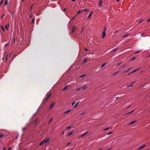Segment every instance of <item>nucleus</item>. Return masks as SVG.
Returning <instances> with one entry per match:
<instances>
[{
    "instance_id": "58836bf2",
    "label": "nucleus",
    "mask_w": 150,
    "mask_h": 150,
    "mask_svg": "<svg viewBox=\"0 0 150 150\" xmlns=\"http://www.w3.org/2000/svg\"><path fill=\"white\" fill-rule=\"evenodd\" d=\"M112 132H109V133H108L107 134V135H109L111 134H112Z\"/></svg>"
},
{
    "instance_id": "f704fd0d",
    "label": "nucleus",
    "mask_w": 150,
    "mask_h": 150,
    "mask_svg": "<svg viewBox=\"0 0 150 150\" xmlns=\"http://www.w3.org/2000/svg\"><path fill=\"white\" fill-rule=\"evenodd\" d=\"M109 128H105L103 130L104 131L107 130H108L109 129Z\"/></svg>"
},
{
    "instance_id": "a18cd8bd",
    "label": "nucleus",
    "mask_w": 150,
    "mask_h": 150,
    "mask_svg": "<svg viewBox=\"0 0 150 150\" xmlns=\"http://www.w3.org/2000/svg\"><path fill=\"white\" fill-rule=\"evenodd\" d=\"M75 102H73L72 103V106H74V105L75 104Z\"/></svg>"
},
{
    "instance_id": "f8f14e48",
    "label": "nucleus",
    "mask_w": 150,
    "mask_h": 150,
    "mask_svg": "<svg viewBox=\"0 0 150 150\" xmlns=\"http://www.w3.org/2000/svg\"><path fill=\"white\" fill-rule=\"evenodd\" d=\"M136 122V120H134V121H132L129 124V125H132V124L134 123H135Z\"/></svg>"
},
{
    "instance_id": "2eb2a0df",
    "label": "nucleus",
    "mask_w": 150,
    "mask_h": 150,
    "mask_svg": "<svg viewBox=\"0 0 150 150\" xmlns=\"http://www.w3.org/2000/svg\"><path fill=\"white\" fill-rule=\"evenodd\" d=\"M4 135H5V134H4V133H2L1 134H0V137H3V136H4Z\"/></svg>"
},
{
    "instance_id": "864d4df0",
    "label": "nucleus",
    "mask_w": 150,
    "mask_h": 150,
    "mask_svg": "<svg viewBox=\"0 0 150 150\" xmlns=\"http://www.w3.org/2000/svg\"><path fill=\"white\" fill-rule=\"evenodd\" d=\"M76 16H74V17H72V19H74V18L75 17H76Z\"/></svg>"
},
{
    "instance_id": "bf43d9fd",
    "label": "nucleus",
    "mask_w": 150,
    "mask_h": 150,
    "mask_svg": "<svg viewBox=\"0 0 150 150\" xmlns=\"http://www.w3.org/2000/svg\"><path fill=\"white\" fill-rule=\"evenodd\" d=\"M84 114V113H81V114H80V115H83V114Z\"/></svg>"
},
{
    "instance_id": "13d9d810",
    "label": "nucleus",
    "mask_w": 150,
    "mask_h": 150,
    "mask_svg": "<svg viewBox=\"0 0 150 150\" xmlns=\"http://www.w3.org/2000/svg\"><path fill=\"white\" fill-rule=\"evenodd\" d=\"M132 68H129L128 70V71L130 69H131Z\"/></svg>"
},
{
    "instance_id": "c03bdc74",
    "label": "nucleus",
    "mask_w": 150,
    "mask_h": 150,
    "mask_svg": "<svg viewBox=\"0 0 150 150\" xmlns=\"http://www.w3.org/2000/svg\"><path fill=\"white\" fill-rule=\"evenodd\" d=\"M118 72H119L118 71H117V72L115 73H114L113 74V75H114L117 74L118 73Z\"/></svg>"
},
{
    "instance_id": "c85d7f7f",
    "label": "nucleus",
    "mask_w": 150,
    "mask_h": 150,
    "mask_svg": "<svg viewBox=\"0 0 150 150\" xmlns=\"http://www.w3.org/2000/svg\"><path fill=\"white\" fill-rule=\"evenodd\" d=\"M82 87H80L77 89H76V91H78L80 89H82Z\"/></svg>"
},
{
    "instance_id": "774afa93",
    "label": "nucleus",
    "mask_w": 150,
    "mask_h": 150,
    "mask_svg": "<svg viewBox=\"0 0 150 150\" xmlns=\"http://www.w3.org/2000/svg\"><path fill=\"white\" fill-rule=\"evenodd\" d=\"M116 1H117V2H118L119 1H120V0H116Z\"/></svg>"
},
{
    "instance_id": "1a4fd4ad",
    "label": "nucleus",
    "mask_w": 150,
    "mask_h": 150,
    "mask_svg": "<svg viewBox=\"0 0 150 150\" xmlns=\"http://www.w3.org/2000/svg\"><path fill=\"white\" fill-rule=\"evenodd\" d=\"M71 111V110H68L67 111L65 112H64L63 114H65L67 113H68V112H70Z\"/></svg>"
},
{
    "instance_id": "20e7f679",
    "label": "nucleus",
    "mask_w": 150,
    "mask_h": 150,
    "mask_svg": "<svg viewBox=\"0 0 150 150\" xmlns=\"http://www.w3.org/2000/svg\"><path fill=\"white\" fill-rule=\"evenodd\" d=\"M102 3V0H100L99 2V3L98 4V6H103Z\"/></svg>"
},
{
    "instance_id": "bb28decb",
    "label": "nucleus",
    "mask_w": 150,
    "mask_h": 150,
    "mask_svg": "<svg viewBox=\"0 0 150 150\" xmlns=\"http://www.w3.org/2000/svg\"><path fill=\"white\" fill-rule=\"evenodd\" d=\"M141 51V50H138V51H137V52H136L135 53H134V54H137L138 52H140Z\"/></svg>"
},
{
    "instance_id": "052dcab7",
    "label": "nucleus",
    "mask_w": 150,
    "mask_h": 150,
    "mask_svg": "<svg viewBox=\"0 0 150 150\" xmlns=\"http://www.w3.org/2000/svg\"><path fill=\"white\" fill-rule=\"evenodd\" d=\"M8 150H11V148L10 147L8 149Z\"/></svg>"
},
{
    "instance_id": "6e6d98bb",
    "label": "nucleus",
    "mask_w": 150,
    "mask_h": 150,
    "mask_svg": "<svg viewBox=\"0 0 150 150\" xmlns=\"http://www.w3.org/2000/svg\"><path fill=\"white\" fill-rule=\"evenodd\" d=\"M66 10V9H65V8H64V9H63V11L64 12V11Z\"/></svg>"
},
{
    "instance_id": "473e14b6",
    "label": "nucleus",
    "mask_w": 150,
    "mask_h": 150,
    "mask_svg": "<svg viewBox=\"0 0 150 150\" xmlns=\"http://www.w3.org/2000/svg\"><path fill=\"white\" fill-rule=\"evenodd\" d=\"M134 111V110H133L132 111H130V112H129L126 113V114H129V113H131L132 112H133Z\"/></svg>"
},
{
    "instance_id": "5fc2aeb1",
    "label": "nucleus",
    "mask_w": 150,
    "mask_h": 150,
    "mask_svg": "<svg viewBox=\"0 0 150 150\" xmlns=\"http://www.w3.org/2000/svg\"><path fill=\"white\" fill-rule=\"evenodd\" d=\"M150 21V18H149L148 19L147 21L149 22V21Z\"/></svg>"
},
{
    "instance_id": "e2e57ef3",
    "label": "nucleus",
    "mask_w": 150,
    "mask_h": 150,
    "mask_svg": "<svg viewBox=\"0 0 150 150\" xmlns=\"http://www.w3.org/2000/svg\"><path fill=\"white\" fill-rule=\"evenodd\" d=\"M8 55H7V57H6V60H7V57H8Z\"/></svg>"
},
{
    "instance_id": "423d86ee",
    "label": "nucleus",
    "mask_w": 150,
    "mask_h": 150,
    "mask_svg": "<svg viewBox=\"0 0 150 150\" xmlns=\"http://www.w3.org/2000/svg\"><path fill=\"white\" fill-rule=\"evenodd\" d=\"M105 33H105V31H103V34L102 36V38H104L105 37Z\"/></svg>"
},
{
    "instance_id": "2f4dec72",
    "label": "nucleus",
    "mask_w": 150,
    "mask_h": 150,
    "mask_svg": "<svg viewBox=\"0 0 150 150\" xmlns=\"http://www.w3.org/2000/svg\"><path fill=\"white\" fill-rule=\"evenodd\" d=\"M52 119H53L52 118L51 119H50V121H49L48 123H50L52 121Z\"/></svg>"
},
{
    "instance_id": "de8ad7c7",
    "label": "nucleus",
    "mask_w": 150,
    "mask_h": 150,
    "mask_svg": "<svg viewBox=\"0 0 150 150\" xmlns=\"http://www.w3.org/2000/svg\"><path fill=\"white\" fill-rule=\"evenodd\" d=\"M135 57H134L133 58L131 59V60H133L134 59H135Z\"/></svg>"
},
{
    "instance_id": "a211bd4d",
    "label": "nucleus",
    "mask_w": 150,
    "mask_h": 150,
    "mask_svg": "<svg viewBox=\"0 0 150 150\" xmlns=\"http://www.w3.org/2000/svg\"><path fill=\"white\" fill-rule=\"evenodd\" d=\"M107 64V63H103V64L101 66V67H103L105 65Z\"/></svg>"
},
{
    "instance_id": "7c9ffc66",
    "label": "nucleus",
    "mask_w": 150,
    "mask_h": 150,
    "mask_svg": "<svg viewBox=\"0 0 150 150\" xmlns=\"http://www.w3.org/2000/svg\"><path fill=\"white\" fill-rule=\"evenodd\" d=\"M4 15H5V14H3L2 15V16H1V19H2V18H3V17H4Z\"/></svg>"
},
{
    "instance_id": "412c9836",
    "label": "nucleus",
    "mask_w": 150,
    "mask_h": 150,
    "mask_svg": "<svg viewBox=\"0 0 150 150\" xmlns=\"http://www.w3.org/2000/svg\"><path fill=\"white\" fill-rule=\"evenodd\" d=\"M5 5H8V1L6 0L5 2Z\"/></svg>"
},
{
    "instance_id": "0eeeda50",
    "label": "nucleus",
    "mask_w": 150,
    "mask_h": 150,
    "mask_svg": "<svg viewBox=\"0 0 150 150\" xmlns=\"http://www.w3.org/2000/svg\"><path fill=\"white\" fill-rule=\"evenodd\" d=\"M93 13V11H92L90 14L88 15V16L87 17V18L88 19L91 16H92V14Z\"/></svg>"
},
{
    "instance_id": "338daca9",
    "label": "nucleus",
    "mask_w": 150,
    "mask_h": 150,
    "mask_svg": "<svg viewBox=\"0 0 150 150\" xmlns=\"http://www.w3.org/2000/svg\"><path fill=\"white\" fill-rule=\"evenodd\" d=\"M3 150H6L5 148H4L3 149Z\"/></svg>"
},
{
    "instance_id": "aec40b11",
    "label": "nucleus",
    "mask_w": 150,
    "mask_h": 150,
    "mask_svg": "<svg viewBox=\"0 0 150 150\" xmlns=\"http://www.w3.org/2000/svg\"><path fill=\"white\" fill-rule=\"evenodd\" d=\"M117 50V49H113L111 51L112 52H114Z\"/></svg>"
},
{
    "instance_id": "603ef678",
    "label": "nucleus",
    "mask_w": 150,
    "mask_h": 150,
    "mask_svg": "<svg viewBox=\"0 0 150 150\" xmlns=\"http://www.w3.org/2000/svg\"><path fill=\"white\" fill-rule=\"evenodd\" d=\"M121 63H119L118 64H117L116 65L117 66H118V65H120V64Z\"/></svg>"
},
{
    "instance_id": "3c124183",
    "label": "nucleus",
    "mask_w": 150,
    "mask_h": 150,
    "mask_svg": "<svg viewBox=\"0 0 150 150\" xmlns=\"http://www.w3.org/2000/svg\"><path fill=\"white\" fill-rule=\"evenodd\" d=\"M65 131H63L62 132V134H63L65 133Z\"/></svg>"
},
{
    "instance_id": "a19ab883",
    "label": "nucleus",
    "mask_w": 150,
    "mask_h": 150,
    "mask_svg": "<svg viewBox=\"0 0 150 150\" xmlns=\"http://www.w3.org/2000/svg\"><path fill=\"white\" fill-rule=\"evenodd\" d=\"M1 28L2 29V30L3 31H5V29H4V28L3 27L1 26Z\"/></svg>"
},
{
    "instance_id": "dca6fc26",
    "label": "nucleus",
    "mask_w": 150,
    "mask_h": 150,
    "mask_svg": "<svg viewBox=\"0 0 150 150\" xmlns=\"http://www.w3.org/2000/svg\"><path fill=\"white\" fill-rule=\"evenodd\" d=\"M73 132H74V131H72L71 132H70L68 134V135L69 136V135H71V134H72V133H73Z\"/></svg>"
},
{
    "instance_id": "7ed1b4c3",
    "label": "nucleus",
    "mask_w": 150,
    "mask_h": 150,
    "mask_svg": "<svg viewBox=\"0 0 150 150\" xmlns=\"http://www.w3.org/2000/svg\"><path fill=\"white\" fill-rule=\"evenodd\" d=\"M88 132H86L83 134H82V135H80L79 136V138H82V137H83L85 135H86L88 133Z\"/></svg>"
},
{
    "instance_id": "5701e85b",
    "label": "nucleus",
    "mask_w": 150,
    "mask_h": 150,
    "mask_svg": "<svg viewBox=\"0 0 150 150\" xmlns=\"http://www.w3.org/2000/svg\"><path fill=\"white\" fill-rule=\"evenodd\" d=\"M85 75V74L79 76V78H82Z\"/></svg>"
},
{
    "instance_id": "4c0bfd02",
    "label": "nucleus",
    "mask_w": 150,
    "mask_h": 150,
    "mask_svg": "<svg viewBox=\"0 0 150 150\" xmlns=\"http://www.w3.org/2000/svg\"><path fill=\"white\" fill-rule=\"evenodd\" d=\"M118 30H116V31H115V32H114L113 33H114V34H115V33H118Z\"/></svg>"
},
{
    "instance_id": "f03ea898",
    "label": "nucleus",
    "mask_w": 150,
    "mask_h": 150,
    "mask_svg": "<svg viewBox=\"0 0 150 150\" xmlns=\"http://www.w3.org/2000/svg\"><path fill=\"white\" fill-rule=\"evenodd\" d=\"M49 142V143H50V141L49 138H47L46 139L44 140L43 141H42L40 144V146H41L43 144L47 143V142Z\"/></svg>"
},
{
    "instance_id": "680f3d73",
    "label": "nucleus",
    "mask_w": 150,
    "mask_h": 150,
    "mask_svg": "<svg viewBox=\"0 0 150 150\" xmlns=\"http://www.w3.org/2000/svg\"><path fill=\"white\" fill-rule=\"evenodd\" d=\"M71 143V142H69V143H68L67 144V145H69V144H70V143Z\"/></svg>"
},
{
    "instance_id": "4be33fe9",
    "label": "nucleus",
    "mask_w": 150,
    "mask_h": 150,
    "mask_svg": "<svg viewBox=\"0 0 150 150\" xmlns=\"http://www.w3.org/2000/svg\"><path fill=\"white\" fill-rule=\"evenodd\" d=\"M9 42H8V43H6V45H5V46H4V47H6L8 45V44H9Z\"/></svg>"
},
{
    "instance_id": "8fccbe9b",
    "label": "nucleus",
    "mask_w": 150,
    "mask_h": 150,
    "mask_svg": "<svg viewBox=\"0 0 150 150\" xmlns=\"http://www.w3.org/2000/svg\"><path fill=\"white\" fill-rule=\"evenodd\" d=\"M125 66H126V65H123V66H122L121 67L122 68L124 67H125Z\"/></svg>"
},
{
    "instance_id": "49530a36",
    "label": "nucleus",
    "mask_w": 150,
    "mask_h": 150,
    "mask_svg": "<svg viewBox=\"0 0 150 150\" xmlns=\"http://www.w3.org/2000/svg\"><path fill=\"white\" fill-rule=\"evenodd\" d=\"M129 71L127 69V70H125V71H123V73L124 72H127V71Z\"/></svg>"
},
{
    "instance_id": "9d476101",
    "label": "nucleus",
    "mask_w": 150,
    "mask_h": 150,
    "mask_svg": "<svg viewBox=\"0 0 150 150\" xmlns=\"http://www.w3.org/2000/svg\"><path fill=\"white\" fill-rule=\"evenodd\" d=\"M75 30H76V28H75V27L74 26L72 28V33H73Z\"/></svg>"
},
{
    "instance_id": "4d7b16f0",
    "label": "nucleus",
    "mask_w": 150,
    "mask_h": 150,
    "mask_svg": "<svg viewBox=\"0 0 150 150\" xmlns=\"http://www.w3.org/2000/svg\"><path fill=\"white\" fill-rule=\"evenodd\" d=\"M15 42V38H13V42Z\"/></svg>"
},
{
    "instance_id": "9b49d317",
    "label": "nucleus",
    "mask_w": 150,
    "mask_h": 150,
    "mask_svg": "<svg viewBox=\"0 0 150 150\" xmlns=\"http://www.w3.org/2000/svg\"><path fill=\"white\" fill-rule=\"evenodd\" d=\"M69 87V86H67L64 87V88L62 89L63 90L67 89Z\"/></svg>"
},
{
    "instance_id": "e433bc0d",
    "label": "nucleus",
    "mask_w": 150,
    "mask_h": 150,
    "mask_svg": "<svg viewBox=\"0 0 150 150\" xmlns=\"http://www.w3.org/2000/svg\"><path fill=\"white\" fill-rule=\"evenodd\" d=\"M132 86V84H131L130 85H127V87H131V86Z\"/></svg>"
},
{
    "instance_id": "a878e982",
    "label": "nucleus",
    "mask_w": 150,
    "mask_h": 150,
    "mask_svg": "<svg viewBox=\"0 0 150 150\" xmlns=\"http://www.w3.org/2000/svg\"><path fill=\"white\" fill-rule=\"evenodd\" d=\"M87 59H85L84 60H83V63L86 62L87 61Z\"/></svg>"
},
{
    "instance_id": "69168bd1",
    "label": "nucleus",
    "mask_w": 150,
    "mask_h": 150,
    "mask_svg": "<svg viewBox=\"0 0 150 150\" xmlns=\"http://www.w3.org/2000/svg\"><path fill=\"white\" fill-rule=\"evenodd\" d=\"M106 28H104V31H105L106 30Z\"/></svg>"
},
{
    "instance_id": "79ce46f5",
    "label": "nucleus",
    "mask_w": 150,
    "mask_h": 150,
    "mask_svg": "<svg viewBox=\"0 0 150 150\" xmlns=\"http://www.w3.org/2000/svg\"><path fill=\"white\" fill-rule=\"evenodd\" d=\"M4 1H1L0 3V5H1L2 4V3Z\"/></svg>"
},
{
    "instance_id": "39448f33",
    "label": "nucleus",
    "mask_w": 150,
    "mask_h": 150,
    "mask_svg": "<svg viewBox=\"0 0 150 150\" xmlns=\"http://www.w3.org/2000/svg\"><path fill=\"white\" fill-rule=\"evenodd\" d=\"M9 24H8L7 25H6L5 26V28L6 29V30H8V28L9 27Z\"/></svg>"
},
{
    "instance_id": "ddd939ff",
    "label": "nucleus",
    "mask_w": 150,
    "mask_h": 150,
    "mask_svg": "<svg viewBox=\"0 0 150 150\" xmlns=\"http://www.w3.org/2000/svg\"><path fill=\"white\" fill-rule=\"evenodd\" d=\"M54 105V103H53L52 104L50 107V109H51Z\"/></svg>"
},
{
    "instance_id": "ea45409f",
    "label": "nucleus",
    "mask_w": 150,
    "mask_h": 150,
    "mask_svg": "<svg viewBox=\"0 0 150 150\" xmlns=\"http://www.w3.org/2000/svg\"><path fill=\"white\" fill-rule=\"evenodd\" d=\"M22 129H23V131H24L26 129V127L23 128H22Z\"/></svg>"
},
{
    "instance_id": "cd10ccee",
    "label": "nucleus",
    "mask_w": 150,
    "mask_h": 150,
    "mask_svg": "<svg viewBox=\"0 0 150 150\" xmlns=\"http://www.w3.org/2000/svg\"><path fill=\"white\" fill-rule=\"evenodd\" d=\"M71 127H72V126H69V127H67V128H66V129H70Z\"/></svg>"
},
{
    "instance_id": "72a5a7b5",
    "label": "nucleus",
    "mask_w": 150,
    "mask_h": 150,
    "mask_svg": "<svg viewBox=\"0 0 150 150\" xmlns=\"http://www.w3.org/2000/svg\"><path fill=\"white\" fill-rule=\"evenodd\" d=\"M34 21H35V19L33 18L32 21V23H34Z\"/></svg>"
},
{
    "instance_id": "0e129e2a",
    "label": "nucleus",
    "mask_w": 150,
    "mask_h": 150,
    "mask_svg": "<svg viewBox=\"0 0 150 150\" xmlns=\"http://www.w3.org/2000/svg\"><path fill=\"white\" fill-rule=\"evenodd\" d=\"M76 1V0H72V1L74 2Z\"/></svg>"
},
{
    "instance_id": "37998d69",
    "label": "nucleus",
    "mask_w": 150,
    "mask_h": 150,
    "mask_svg": "<svg viewBox=\"0 0 150 150\" xmlns=\"http://www.w3.org/2000/svg\"><path fill=\"white\" fill-rule=\"evenodd\" d=\"M127 36V35H125L122 36L123 37H125Z\"/></svg>"
},
{
    "instance_id": "09e8293b",
    "label": "nucleus",
    "mask_w": 150,
    "mask_h": 150,
    "mask_svg": "<svg viewBox=\"0 0 150 150\" xmlns=\"http://www.w3.org/2000/svg\"><path fill=\"white\" fill-rule=\"evenodd\" d=\"M10 13H11V14L12 16H13V14H14V13L13 12H10Z\"/></svg>"
},
{
    "instance_id": "f3484780",
    "label": "nucleus",
    "mask_w": 150,
    "mask_h": 150,
    "mask_svg": "<svg viewBox=\"0 0 150 150\" xmlns=\"http://www.w3.org/2000/svg\"><path fill=\"white\" fill-rule=\"evenodd\" d=\"M83 12L82 11H81L80 10L77 13V14L76 15H77L78 14H79L80 13H81V12Z\"/></svg>"
},
{
    "instance_id": "4468645a",
    "label": "nucleus",
    "mask_w": 150,
    "mask_h": 150,
    "mask_svg": "<svg viewBox=\"0 0 150 150\" xmlns=\"http://www.w3.org/2000/svg\"><path fill=\"white\" fill-rule=\"evenodd\" d=\"M88 88V86H85L83 87H82V89H83V90H85L87 88Z\"/></svg>"
},
{
    "instance_id": "b1692460",
    "label": "nucleus",
    "mask_w": 150,
    "mask_h": 150,
    "mask_svg": "<svg viewBox=\"0 0 150 150\" xmlns=\"http://www.w3.org/2000/svg\"><path fill=\"white\" fill-rule=\"evenodd\" d=\"M78 104H79V103L77 102L76 103L75 105L74 106V107L75 108V107H76L77 105Z\"/></svg>"
},
{
    "instance_id": "6ab92c4d",
    "label": "nucleus",
    "mask_w": 150,
    "mask_h": 150,
    "mask_svg": "<svg viewBox=\"0 0 150 150\" xmlns=\"http://www.w3.org/2000/svg\"><path fill=\"white\" fill-rule=\"evenodd\" d=\"M139 68H138V69H137L134 70L133 71H132V72H131V73H134V72H135L136 71H137V70H138L139 69Z\"/></svg>"
},
{
    "instance_id": "c756f323",
    "label": "nucleus",
    "mask_w": 150,
    "mask_h": 150,
    "mask_svg": "<svg viewBox=\"0 0 150 150\" xmlns=\"http://www.w3.org/2000/svg\"><path fill=\"white\" fill-rule=\"evenodd\" d=\"M143 21V19H140L139 21V23H141V22H142V21Z\"/></svg>"
},
{
    "instance_id": "f257e3e1",
    "label": "nucleus",
    "mask_w": 150,
    "mask_h": 150,
    "mask_svg": "<svg viewBox=\"0 0 150 150\" xmlns=\"http://www.w3.org/2000/svg\"><path fill=\"white\" fill-rule=\"evenodd\" d=\"M51 96V94L47 93L45 96V98H44L43 102H46L48 99H49Z\"/></svg>"
},
{
    "instance_id": "c9c22d12",
    "label": "nucleus",
    "mask_w": 150,
    "mask_h": 150,
    "mask_svg": "<svg viewBox=\"0 0 150 150\" xmlns=\"http://www.w3.org/2000/svg\"><path fill=\"white\" fill-rule=\"evenodd\" d=\"M84 50L86 52L88 50V49L85 48H84Z\"/></svg>"
},
{
    "instance_id": "393cba45",
    "label": "nucleus",
    "mask_w": 150,
    "mask_h": 150,
    "mask_svg": "<svg viewBox=\"0 0 150 150\" xmlns=\"http://www.w3.org/2000/svg\"><path fill=\"white\" fill-rule=\"evenodd\" d=\"M88 10V9L87 8H86L85 9H83L82 11H87Z\"/></svg>"
},
{
    "instance_id": "6e6552de",
    "label": "nucleus",
    "mask_w": 150,
    "mask_h": 150,
    "mask_svg": "<svg viewBox=\"0 0 150 150\" xmlns=\"http://www.w3.org/2000/svg\"><path fill=\"white\" fill-rule=\"evenodd\" d=\"M145 146V145H143V146L140 147L139 148L138 150L144 148Z\"/></svg>"
}]
</instances>
